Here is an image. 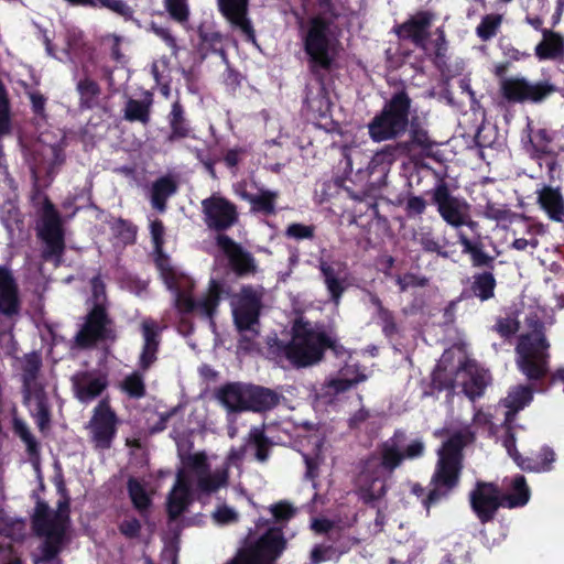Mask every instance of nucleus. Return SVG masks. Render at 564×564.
<instances>
[{"label":"nucleus","mask_w":564,"mask_h":564,"mask_svg":"<svg viewBox=\"0 0 564 564\" xmlns=\"http://www.w3.org/2000/svg\"><path fill=\"white\" fill-rule=\"evenodd\" d=\"M307 69L318 84L315 94L306 87L303 108L315 119H326L332 112V101L326 89V78L337 67L332 21L323 15H312L300 25Z\"/></svg>","instance_id":"nucleus-1"},{"label":"nucleus","mask_w":564,"mask_h":564,"mask_svg":"<svg viewBox=\"0 0 564 564\" xmlns=\"http://www.w3.org/2000/svg\"><path fill=\"white\" fill-rule=\"evenodd\" d=\"M406 433L397 429L393 435L380 444L379 457L370 456L364 463L359 475L358 496L372 508L388 491L386 473L392 475L405 459H416L424 455L425 445L413 440L405 445Z\"/></svg>","instance_id":"nucleus-2"},{"label":"nucleus","mask_w":564,"mask_h":564,"mask_svg":"<svg viewBox=\"0 0 564 564\" xmlns=\"http://www.w3.org/2000/svg\"><path fill=\"white\" fill-rule=\"evenodd\" d=\"M468 438V433L455 432L443 442L437 451L438 457L430 482L432 489L422 500L427 512L459 486L464 459L463 449L467 445Z\"/></svg>","instance_id":"nucleus-3"},{"label":"nucleus","mask_w":564,"mask_h":564,"mask_svg":"<svg viewBox=\"0 0 564 564\" xmlns=\"http://www.w3.org/2000/svg\"><path fill=\"white\" fill-rule=\"evenodd\" d=\"M264 289L261 285L245 284L231 296L230 306L235 329L239 337V350L250 352L261 333L260 317L264 307Z\"/></svg>","instance_id":"nucleus-4"},{"label":"nucleus","mask_w":564,"mask_h":564,"mask_svg":"<svg viewBox=\"0 0 564 564\" xmlns=\"http://www.w3.org/2000/svg\"><path fill=\"white\" fill-rule=\"evenodd\" d=\"M412 99L405 88L395 90L379 112L368 122V134L373 142L401 138L409 129Z\"/></svg>","instance_id":"nucleus-5"},{"label":"nucleus","mask_w":564,"mask_h":564,"mask_svg":"<svg viewBox=\"0 0 564 564\" xmlns=\"http://www.w3.org/2000/svg\"><path fill=\"white\" fill-rule=\"evenodd\" d=\"M337 343L325 332L315 330L308 322H295L292 339L282 347L283 356L295 368L321 361L327 348L337 354Z\"/></svg>","instance_id":"nucleus-6"},{"label":"nucleus","mask_w":564,"mask_h":564,"mask_svg":"<svg viewBox=\"0 0 564 564\" xmlns=\"http://www.w3.org/2000/svg\"><path fill=\"white\" fill-rule=\"evenodd\" d=\"M458 243L462 246V252L468 254L474 268L485 269L476 272L470 279L469 286L460 293L462 300L478 299L480 302H487L495 297L497 280L494 274L496 258L485 251V246L478 237L476 240L469 239L464 232L457 234Z\"/></svg>","instance_id":"nucleus-7"},{"label":"nucleus","mask_w":564,"mask_h":564,"mask_svg":"<svg viewBox=\"0 0 564 564\" xmlns=\"http://www.w3.org/2000/svg\"><path fill=\"white\" fill-rule=\"evenodd\" d=\"M550 343L544 334V325L536 322L532 332L519 337L516 352L517 367L529 381H540L550 372Z\"/></svg>","instance_id":"nucleus-8"},{"label":"nucleus","mask_w":564,"mask_h":564,"mask_svg":"<svg viewBox=\"0 0 564 564\" xmlns=\"http://www.w3.org/2000/svg\"><path fill=\"white\" fill-rule=\"evenodd\" d=\"M37 237L44 242L42 259L59 264L65 252V234L59 212L45 196L37 226Z\"/></svg>","instance_id":"nucleus-9"},{"label":"nucleus","mask_w":564,"mask_h":564,"mask_svg":"<svg viewBox=\"0 0 564 564\" xmlns=\"http://www.w3.org/2000/svg\"><path fill=\"white\" fill-rule=\"evenodd\" d=\"M286 545L282 527H270L253 546L239 550L227 564H274Z\"/></svg>","instance_id":"nucleus-10"},{"label":"nucleus","mask_w":564,"mask_h":564,"mask_svg":"<svg viewBox=\"0 0 564 564\" xmlns=\"http://www.w3.org/2000/svg\"><path fill=\"white\" fill-rule=\"evenodd\" d=\"M113 321L109 315L107 304L93 303L85 316L84 324L75 336L80 347H90L99 341L116 340Z\"/></svg>","instance_id":"nucleus-11"},{"label":"nucleus","mask_w":564,"mask_h":564,"mask_svg":"<svg viewBox=\"0 0 564 564\" xmlns=\"http://www.w3.org/2000/svg\"><path fill=\"white\" fill-rule=\"evenodd\" d=\"M556 91L550 80L531 83L524 77H510L500 83V94L509 104H540Z\"/></svg>","instance_id":"nucleus-12"},{"label":"nucleus","mask_w":564,"mask_h":564,"mask_svg":"<svg viewBox=\"0 0 564 564\" xmlns=\"http://www.w3.org/2000/svg\"><path fill=\"white\" fill-rule=\"evenodd\" d=\"M426 194L430 197V204L435 207L443 221L452 228L456 224H462L463 214L470 209V204L466 198L455 195L443 177Z\"/></svg>","instance_id":"nucleus-13"},{"label":"nucleus","mask_w":564,"mask_h":564,"mask_svg":"<svg viewBox=\"0 0 564 564\" xmlns=\"http://www.w3.org/2000/svg\"><path fill=\"white\" fill-rule=\"evenodd\" d=\"M120 421L108 398L101 399L93 410L88 423L90 440L97 449H109L117 436Z\"/></svg>","instance_id":"nucleus-14"},{"label":"nucleus","mask_w":564,"mask_h":564,"mask_svg":"<svg viewBox=\"0 0 564 564\" xmlns=\"http://www.w3.org/2000/svg\"><path fill=\"white\" fill-rule=\"evenodd\" d=\"M203 219L208 229L224 234L239 221L235 203L218 193L202 200Z\"/></svg>","instance_id":"nucleus-15"},{"label":"nucleus","mask_w":564,"mask_h":564,"mask_svg":"<svg viewBox=\"0 0 564 564\" xmlns=\"http://www.w3.org/2000/svg\"><path fill=\"white\" fill-rule=\"evenodd\" d=\"M435 18L436 14L431 10H419L404 22L394 25L393 32L400 41L409 42L416 48L426 51Z\"/></svg>","instance_id":"nucleus-16"},{"label":"nucleus","mask_w":564,"mask_h":564,"mask_svg":"<svg viewBox=\"0 0 564 564\" xmlns=\"http://www.w3.org/2000/svg\"><path fill=\"white\" fill-rule=\"evenodd\" d=\"M470 508L480 523L491 522L500 507L505 508L500 488L494 482L477 481L469 494Z\"/></svg>","instance_id":"nucleus-17"},{"label":"nucleus","mask_w":564,"mask_h":564,"mask_svg":"<svg viewBox=\"0 0 564 564\" xmlns=\"http://www.w3.org/2000/svg\"><path fill=\"white\" fill-rule=\"evenodd\" d=\"M74 397L83 404L99 398L108 388V375L100 370H80L70 377Z\"/></svg>","instance_id":"nucleus-18"},{"label":"nucleus","mask_w":564,"mask_h":564,"mask_svg":"<svg viewBox=\"0 0 564 564\" xmlns=\"http://www.w3.org/2000/svg\"><path fill=\"white\" fill-rule=\"evenodd\" d=\"M216 245L226 256L231 270L238 276H243L256 272V259L252 253L246 250L232 238L225 234H220L216 237Z\"/></svg>","instance_id":"nucleus-19"},{"label":"nucleus","mask_w":564,"mask_h":564,"mask_svg":"<svg viewBox=\"0 0 564 564\" xmlns=\"http://www.w3.org/2000/svg\"><path fill=\"white\" fill-rule=\"evenodd\" d=\"M163 329L164 326H161L160 323L152 317L143 318L140 324L143 343L139 355L138 366L142 372L148 371L158 360Z\"/></svg>","instance_id":"nucleus-20"},{"label":"nucleus","mask_w":564,"mask_h":564,"mask_svg":"<svg viewBox=\"0 0 564 564\" xmlns=\"http://www.w3.org/2000/svg\"><path fill=\"white\" fill-rule=\"evenodd\" d=\"M218 9L232 28L239 29L246 41L256 43V31L248 18L249 0H217Z\"/></svg>","instance_id":"nucleus-21"},{"label":"nucleus","mask_w":564,"mask_h":564,"mask_svg":"<svg viewBox=\"0 0 564 564\" xmlns=\"http://www.w3.org/2000/svg\"><path fill=\"white\" fill-rule=\"evenodd\" d=\"M20 312L21 299L17 280L8 267L0 265V314L12 319Z\"/></svg>","instance_id":"nucleus-22"},{"label":"nucleus","mask_w":564,"mask_h":564,"mask_svg":"<svg viewBox=\"0 0 564 564\" xmlns=\"http://www.w3.org/2000/svg\"><path fill=\"white\" fill-rule=\"evenodd\" d=\"M42 368V357L37 351H31L25 354L21 358V392L23 397V403L28 405L32 400V394L35 393L37 387H43L41 383H36Z\"/></svg>","instance_id":"nucleus-23"},{"label":"nucleus","mask_w":564,"mask_h":564,"mask_svg":"<svg viewBox=\"0 0 564 564\" xmlns=\"http://www.w3.org/2000/svg\"><path fill=\"white\" fill-rule=\"evenodd\" d=\"M556 460L554 449L544 445L536 453H531L529 456L520 454L514 457L517 466L527 473H549L553 469V464Z\"/></svg>","instance_id":"nucleus-24"},{"label":"nucleus","mask_w":564,"mask_h":564,"mask_svg":"<svg viewBox=\"0 0 564 564\" xmlns=\"http://www.w3.org/2000/svg\"><path fill=\"white\" fill-rule=\"evenodd\" d=\"M167 122L170 132L166 135V142L174 143L192 137L193 128L191 121L187 119L185 108L178 99L171 106Z\"/></svg>","instance_id":"nucleus-25"},{"label":"nucleus","mask_w":564,"mask_h":564,"mask_svg":"<svg viewBox=\"0 0 564 564\" xmlns=\"http://www.w3.org/2000/svg\"><path fill=\"white\" fill-rule=\"evenodd\" d=\"M216 398L229 412L247 411V384L228 382L217 390Z\"/></svg>","instance_id":"nucleus-26"},{"label":"nucleus","mask_w":564,"mask_h":564,"mask_svg":"<svg viewBox=\"0 0 564 564\" xmlns=\"http://www.w3.org/2000/svg\"><path fill=\"white\" fill-rule=\"evenodd\" d=\"M280 402V394L274 390L247 384V411L265 412L275 408Z\"/></svg>","instance_id":"nucleus-27"},{"label":"nucleus","mask_w":564,"mask_h":564,"mask_svg":"<svg viewBox=\"0 0 564 564\" xmlns=\"http://www.w3.org/2000/svg\"><path fill=\"white\" fill-rule=\"evenodd\" d=\"M538 203L551 220L564 221V198L558 188L543 186L538 191Z\"/></svg>","instance_id":"nucleus-28"},{"label":"nucleus","mask_w":564,"mask_h":564,"mask_svg":"<svg viewBox=\"0 0 564 564\" xmlns=\"http://www.w3.org/2000/svg\"><path fill=\"white\" fill-rule=\"evenodd\" d=\"M409 128L410 141L405 142L406 145L402 147V149H406L412 145L420 149L424 156L437 160V154L433 150L438 147L440 143L430 137L429 131L423 128L419 118H412Z\"/></svg>","instance_id":"nucleus-29"},{"label":"nucleus","mask_w":564,"mask_h":564,"mask_svg":"<svg viewBox=\"0 0 564 564\" xmlns=\"http://www.w3.org/2000/svg\"><path fill=\"white\" fill-rule=\"evenodd\" d=\"M178 184L171 175L160 176L152 183L151 205L159 213H164L167 207V199L176 194Z\"/></svg>","instance_id":"nucleus-30"},{"label":"nucleus","mask_w":564,"mask_h":564,"mask_svg":"<svg viewBox=\"0 0 564 564\" xmlns=\"http://www.w3.org/2000/svg\"><path fill=\"white\" fill-rule=\"evenodd\" d=\"M72 7L89 8L93 10L107 9L124 21H135L133 9L124 0H64Z\"/></svg>","instance_id":"nucleus-31"},{"label":"nucleus","mask_w":564,"mask_h":564,"mask_svg":"<svg viewBox=\"0 0 564 564\" xmlns=\"http://www.w3.org/2000/svg\"><path fill=\"white\" fill-rule=\"evenodd\" d=\"M543 39L534 53L540 61L557 59L564 55V36L552 30H542Z\"/></svg>","instance_id":"nucleus-32"},{"label":"nucleus","mask_w":564,"mask_h":564,"mask_svg":"<svg viewBox=\"0 0 564 564\" xmlns=\"http://www.w3.org/2000/svg\"><path fill=\"white\" fill-rule=\"evenodd\" d=\"M509 489V492L501 491L505 508H522L529 502L531 491L523 475H516L511 479Z\"/></svg>","instance_id":"nucleus-33"},{"label":"nucleus","mask_w":564,"mask_h":564,"mask_svg":"<svg viewBox=\"0 0 564 564\" xmlns=\"http://www.w3.org/2000/svg\"><path fill=\"white\" fill-rule=\"evenodd\" d=\"M221 284L218 281L212 279L207 293L200 299L196 300L195 313L214 323V317L221 301Z\"/></svg>","instance_id":"nucleus-34"},{"label":"nucleus","mask_w":564,"mask_h":564,"mask_svg":"<svg viewBox=\"0 0 564 564\" xmlns=\"http://www.w3.org/2000/svg\"><path fill=\"white\" fill-rule=\"evenodd\" d=\"M152 95L147 93L144 99L129 98L124 106V119L129 122H140L144 126L151 121Z\"/></svg>","instance_id":"nucleus-35"},{"label":"nucleus","mask_w":564,"mask_h":564,"mask_svg":"<svg viewBox=\"0 0 564 564\" xmlns=\"http://www.w3.org/2000/svg\"><path fill=\"white\" fill-rule=\"evenodd\" d=\"M32 399L35 401L36 408L35 412H31V415L35 420L39 431L45 433L51 429L52 413L44 387H37L35 393L32 394Z\"/></svg>","instance_id":"nucleus-36"},{"label":"nucleus","mask_w":564,"mask_h":564,"mask_svg":"<svg viewBox=\"0 0 564 564\" xmlns=\"http://www.w3.org/2000/svg\"><path fill=\"white\" fill-rule=\"evenodd\" d=\"M279 192L268 188H259L258 193L253 195L250 204L251 214H260L263 216H273L276 214V200Z\"/></svg>","instance_id":"nucleus-37"},{"label":"nucleus","mask_w":564,"mask_h":564,"mask_svg":"<svg viewBox=\"0 0 564 564\" xmlns=\"http://www.w3.org/2000/svg\"><path fill=\"white\" fill-rule=\"evenodd\" d=\"M273 442L265 435L263 426H252L248 433L246 446L253 448L257 460L264 463L270 456Z\"/></svg>","instance_id":"nucleus-38"},{"label":"nucleus","mask_w":564,"mask_h":564,"mask_svg":"<svg viewBox=\"0 0 564 564\" xmlns=\"http://www.w3.org/2000/svg\"><path fill=\"white\" fill-rule=\"evenodd\" d=\"M127 490L133 508L142 518L148 517L152 500L144 486L137 478L130 477L127 481Z\"/></svg>","instance_id":"nucleus-39"},{"label":"nucleus","mask_w":564,"mask_h":564,"mask_svg":"<svg viewBox=\"0 0 564 564\" xmlns=\"http://www.w3.org/2000/svg\"><path fill=\"white\" fill-rule=\"evenodd\" d=\"M76 90L79 95V107L82 109H93L98 105L101 87L95 79L88 76L79 79Z\"/></svg>","instance_id":"nucleus-40"},{"label":"nucleus","mask_w":564,"mask_h":564,"mask_svg":"<svg viewBox=\"0 0 564 564\" xmlns=\"http://www.w3.org/2000/svg\"><path fill=\"white\" fill-rule=\"evenodd\" d=\"M13 433L25 444L26 454L31 462H39L40 459V444L35 436L30 431L28 424L20 417L12 419Z\"/></svg>","instance_id":"nucleus-41"},{"label":"nucleus","mask_w":564,"mask_h":564,"mask_svg":"<svg viewBox=\"0 0 564 564\" xmlns=\"http://www.w3.org/2000/svg\"><path fill=\"white\" fill-rule=\"evenodd\" d=\"M229 480L227 468L216 469L214 473L203 474L197 478V488L200 492L210 495L221 487H226Z\"/></svg>","instance_id":"nucleus-42"},{"label":"nucleus","mask_w":564,"mask_h":564,"mask_svg":"<svg viewBox=\"0 0 564 564\" xmlns=\"http://www.w3.org/2000/svg\"><path fill=\"white\" fill-rule=\"evenodd\" d=\"M532 400L533 389L530 386L519 384L508 392V395L502 400V404L507 409L519 412L529 405Z\"/></svg>","instance_id":"nucleus-43"},{"label":"nucleus","mask_w":564,"mask_h":564,"mask_svg":"<svg viewBox=\"0 0 564 564\" xmlns=\"http://www.w3.org/2000/svg\"><path fill=\"white\" fill-rule=\"evenodd\" d=\"M120 389L130 399L139 400L144 398L147 394V387L141 371H133L126 376V378L120 383Z\"/></svg>","instance_id":"nucleus-44"},{"label":"nucleus","mask_w":564,"mask_h":564,"mask_svg":"<svg viewBox=\"0 0 564 564\" xmlns=\"http://www.w3.org/2000/svg\"><path fill=\"white\" fill-rule=\"evenodd\" d=\"M198 36L200 40V51L204 56L208 53L225 54V50L223 47L224 36L220 32L199 29Z\"/></svg>","instance_id":"nucleus-45"},{"label":"nucleus","mask_w":564,"mask_h":564,"mask_svg":"<svg viewBox=\"0 0 564 564\" xmlns=\"http://www.w3.org/2000/svg\"><path fill=\"white\" fill-rule=\"evenodd\" d=\"M272 514L273 527H282V530L286 527V523L296 514V508L286 500H281L273 503L269 508ZM271 520H265V524H270Z\"/></svg>","instance_id":"nucleus-46"},{"label":"nucleus","mask_w":564,"mask_h":564,"mask_svg":"<svg viewBox=\"0 0 564 564\" xmlns=\"http://www.w3.org/2000/svg\"><path fill=\"white\" fill-rule=\"evenodd\" d=\"M553 141V137L551 132L541 128L538 129L530 139L532 147V158L541 159L545 155L552 153L551 143Z\"/></svg>","instance_id":"nucleus-47"},{"label":"nucleus","mask_w":564,"mask_h":564,"mask_svg":"<svg viewBox=\"0 0 564 564\" xmlns=\"http://www.w3.org/2000/svg\"><path fill=\"white\" fill-rule=\"evenodd\" d=\"M68 524V522L53 520V522L35 530V533L39 536H45V540L51 541L54 544L63 546Z\"/></svg>","instance_id":"nucleus-48"},{"label":"nucleus","mask_w":564,"mask_h":564,"mask_svg":"<svg viewBox=\"0 0 564 564\" xmlns=\"http://www.w3.org/2000/svg\"><path fill=\"white\" fill-rule=\"evenodd\" d=\"M502 22V17L500 14H486L481 18L480 23L476 28L477 36L486 42L496 36L500 25Z\"/></svg>","instance_id":"nucleus-49"},{"label":"nucleus","mask_w":564,"mask_h":564,"mask_svg":"<svg viewBox=\"0 0 564 564\" xmlns=\"http://www.w3.org/2000/svg\"><path fill=\"white\" fill-rule=\"evenodd\" d=\"M406 143L386 144L381 150L377 151L372 156L369 167L375 169L378 165H391L398 156L399 151Z\"/></svg>","instance_id":"nucleus-50"},{"label":"nucleus","mask_w":564,"mask_h":564,"mask_svg":"<svg viewBox=\"0 0 564 564\" xmlns=\"http://www.w3.org/2000/svg\"><path fill=\"white\" fill-rule=\"evenodd\" d=\"M488 383L489 381L486 372H476L471 376L470 381L464 386V392L474 401L484 394Z\"/></svg>","instance_id":"nucleus-51"},{"label":"nucleus","mask_w":564,"mask_h":564,"mask_svg":"<svg viewBox=\"0 0 564 564\" xmlns=\"http://www.w3.org/2000/svg\"><path fill=\"white\" fill-rule=\"evenodd\" d=\"M184 467L196 474L197 478L209 471V464L204 452L182 456Z\"/></svg>","instance_id":"nucleus-52"},{"label":"nucleus","mask_w":564,"mask_h":564,"mask_svg":"<svg viewBox=\"0 0 564 564\" xmlns=\"http://www.w3.org/2000/svg\"><path fill=\"white\" fill-rule=\"evenodd\" d=\"M191 502L189 496L172 492L167 498V514L171 520L177 519L187 509Z\"/></svg>","instance_id":"nucleus-53"},{"label":"nucleus","mask_w":564,"mask_h":564,"mask_svg":"<svg viewBox=\"0 0 564 564\" xmlns=\"http://www.w3.org/2000/svg\"><path fill=\"white\" fill-rule=\"evenodd\" d=\"M158 269L169 289H177L180 283L181 274L172 267L170 259L166 256H162L156 261Z\"/></svg>","instance_id":"nucleus-54"},{"label":"nucleus","mask_w":564,"mask_h":564,"mask_svg":"<svg viewBox=\"0 0 564 564\" xmlns=\"http://www.w3.org/2000/svg\"><path fill=\"white\" fill-rule=\"evenodd\" d=\"M113 234L126 245L134 243L137 237V227L129 220L118 218L111 226Z\"/></svg>","instance_id":"nucleus-55"},{"label":"nucleus","mask_w":564,"mask_h":564,"mask_svg":"<svg viewBox=\"0 0 564 564\" xmlns=\"http://www.w3.org/2000/svg\"><path fill=\"white\" fill-rule=\"evenodd\" d=\"M118 530L126 539L135 540L141 535L142 523L134 516L126 514V517L118 523Z\"/></svg>","instance_id":"nucleus-56"},{"label":"nucleus","mask_w":564,"mask_h":564,"mask_svg":"<svg viewBox=\"0 0 564 564\" xmlns=\"http://www.w3.org/2000/svg\"><path fill=\"white\" fill-rule=\"evenodd\" d=\"M284 236L296 241L313 240L315 237V226L304 225L301 223H292L286 227Z\"/></svg>","instance_id":"nucleus-57"},{"label":"nucleus","mask_w":564,"mask_h":564,"mask_svg":"<svg viewBox=\"0 0 564 564\" xmlns=\"http://www.w3.org/2000/svg\"><path fill=\"white\" fill-rule=\"evenodd\" d=\"M427 205L423 196L409 194L404 203V213L410 219L421 217L426 212Z\"/></svg>","instance_id":"nucleus-58"},{"label":"nucleus","mask_w":564,"mask_h":564,"mask_svg":"<svg viewBox=\"0 0 564 564\" xmlns=\"http://www.w3.org/2000/svg\"><path fill=\"white\" fill-rule=\"evenodd\" d=\"M172 290L176 293L175 307L178 313L185 315L196 312V299H194L189 292L181 290L180 283L177 284V289Z\"/></svg>","instance_id":"nucleus-59"},{"label":"nucleus","mask_w":564,"mask_h":564,"mask_svg":"<svg viewBox=\"0 0 564 564\" xmlns=\"http://www.w3.org/2000/svg\"><path fill=\"white\" fill-rule=\"evenodd\" d=\"M492 329L500 337L508 339L519 332L520 322L513 317H499Z\"/></svg>","instance_id":"nucleus-60"},{"label":"nucleus","mask_w":564,"mask_h":564,"mask_svg":"<svg viewBox=\"0 0 564 564\" xmlns=\"http://www.w3.org/2000/svg\"><path fill=\"white\" fill-rule=\"evenodd\" d=\"M165 8L171 18L178 23L188 21L189 11L185 0H164Z\"/></svg>","instance_id":"nucleus-61"},{"label":"nucleus","mask_w":564,"mask_h":564,"mask_svg":"<svg viewBox=\"0 0 564 564\" xmlns=\"http://www.w3.org/2000/svg\"><path fill=\"white\" fill-rule=\"evenodd\" d=\"M148 31L160 37L174 54L177 52L178 45L170 28L160 25L155 21H151L149 23Z\"/></svg>","instance_id":"nucleus-62"},{"label":"nucleus","mask_w":564,"mask_h":564,"mask_svg":"<svg viewBox=\"0 0 564 564\" xmlns=\"http://www.w3.org/2000/svg\"><path fill=\"white\" fill-rule=\"evenodd\" d=\"M367 378V375H359L358 377L347 378L339 375L338 378L332 379L329 381L328 387L332 388L336 393H344L356 384L366 381Z\"/></svg>","instance_id":"nucleus-63"},{"label":"nucleus","mask_w":564,"mask_h":564,"mask_svg":"<svg viewBox=\"0 0 564 564\" xmlns=\"http://www.w3.org/2000/svg\"><path fill=\"white\" fill-rule=\"evenodd\" d=\"M51 522H53V516L51 514L50 506L45 501L39 500L32 518L34 531Z\"/></svg>","instance_id":"nucleus-64"}]
</instances>
